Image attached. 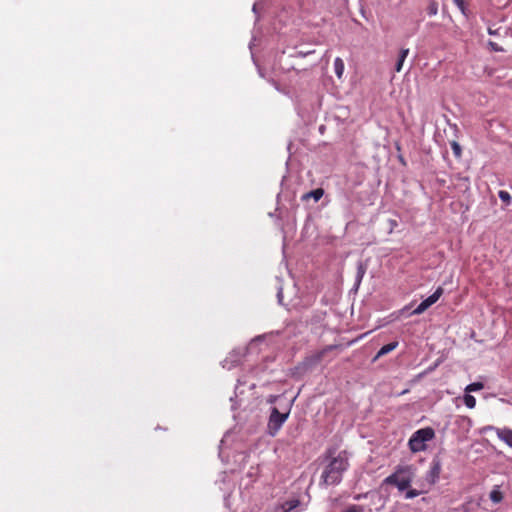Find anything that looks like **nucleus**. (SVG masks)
<instances>
[{
    "label": "nucleus",
    "instance_id": "obj_1",
    "mask_svg": "<svg viewBox=\"0 0 512 512\" xmlns=\"http://www.w3.org/2000/svg\"><path fill=\"white\" fill-rule=\"evenodd\" d=\"M349 465V455L346 451H340L335 454L334 450H327L323 460L320 484L325 486L340 484Z\"/></svg>",
    "mask_w": 512,
    "mask_h": 512
},
{
    "label": "nucleus",
    "instance_id": "obj_2",
    "mask_svg": "<svg viewBox=\"0 0 512 512\" xmlns=\"http://www.w3.org/2000/svg\"><path fill=\"white\" fill-rule=\"evenodd\" d=\"M435 437V431L431 427H426L415 431L409 439L408 445L412 452H421L426 450V443Z\"/></svg>",
    "mask_w": 512,
    "mask_h": 512
},
{
    "label": "nucleus",
    "instance_id": "obj_3",
    "mask_svg": "<svg viewBox=\"0 0 512 512\" xmlns=\"http://www.w3.org/2000/svg\"><path fill=\"white\" fill-rule=\"evenodd\" d=\"M412 482L409 467H398L394 473L385 478L384 483L394 485L399 491H405Z\"/></svg>",
    "mask_w": 512,
    "mask_h": 512
},
{
    "label": "nucleus",
    "instance_id": "obj_4",
    "mask_svg": "<svg viewBox=\"0 0 512 512\" xmlns=\"http://www.w3.org/2000/svg\"><path fill=\"white\" fill-rule=\"evenodd\" d=\"M288 416L289 410L281 413L276 407H273L268 421V433L271 436H275L287 420Z\"/></svg>",
    "mask_w": 512,
    "mask_h": 512
},
{
    "label": "nucleus",
    "instance_id": "obj_5",
    "mask_svg": "<svg viewBox=\"0 0 512 512\" xmlns=\"http://www.w3.org/2000/svg\"><path fill=\"white\" fill-rule=\"evenodd\" d=\"M244 355L243 349H234L232 352L229 353V355L222 361V367L231 370L232 368L236 367L240 361L241 358Z\"/></svg>",
    "mask_w": 512,
    "mask_h": 512
},
{
    "label": "nucleus",
    "instance_id": "obj_6",
    "mask_svg": "<svg viewBox=\"0 0 512 512\" xmlns=\"http://www.w3.org/2000/svg\"><path fill=\"white\" fill-rule=\"evenodd\" d=\"M441 461L439 459H433L431 462L430 470L427 474V481L434 484L438 481L441 473Z\"/></svg>",
    "mask_w": 512,
    "mask_h": 512
},
{
    "label": "nucleus",
    "instance_id": "obj_7",
    "mask_svg": "<svg viewBox=\"0 0 512 512\" xmlns=\"http://www.w3.org/2000/svg\"><path fill=\"white\" fill-rule=\"evenodd\" d=\"M497 436L500 440L505 442L509 447L512 448V430L509 428H497Z\"/></svg>",
    "mask_w": 512,
    "mask_h": 512
},
{
    "label": "nucleus",
    "instance_id": "obj_8",
    "mask_svg": "<svg viewBox=\"0 0 512 512\" xmlns=\"http://www.w3.org/2000/svg\"><path fill=\"white\" fill-rule=\"evenodd\" d=\"M301 506V503L298 499H291L288 501H285L281 508L283 512H299L302 510V508H299Z\"/></svg>",
    "mask_w": 512,
    "mask_h": 512
},
{
    "label": "nucleus",
    "instance_id": "obj_9",
    "mask_svg": "<svg viewBox=\"0 0 512 512\" xmlns=\"http://www.w3.org/2000/svg\"><path fill=\"white\" fill-rule=\"evenodd\" d=\"M489 499L494 504H499V503H501L503 501L504 493L501 491V486H499V485H494L493 486L492 490L489 493Z\"/></svg>",
    "mask_w": 512,
    "mask_h": 512
},
{
    "label": "nucleus",
    "instance_id": "obj_10",
    "mask_svg": "<svg viewBox=\"0 0 512 512\" xmlns=\"http://www.w3.org/2000/svg\"><path fill=\"white\" fill-rule=\"evenodd\" d=\"M366 270H367V265L362 262H358L357 273H356V278H355V288L356 289L360 286L362 279L366 273Z\"/></svg>",
    "mask_w": 512,
    "mask_h": 512
},
{
    "label": "nucleus",
    "instance_id": "obj_11",
    "mask_svg": "<svg viewBox=\"0 0 512 512\" xmlns=\"http://www.w3.org/2000/svg\"><path fill=\"white\" fill-rule=\"evenodd\" d=\"M397 346H398V341H394V342H391V343H388V344L382 346L380 348V350L377 352V354L375 356V360L390 353L391 351L396 349Z\"/></svg>",
    "mask_w": 512,
    "mask_h": 512
},
{
    "label": "nucleus",
    "instance_id": "obj_12",
    "mask_svg": "<svg viewBox=\"0 0 512 512\" xmlns=\"http://www.w3.org/2000/svg\"><path fill=\"white\" fill-rule=\"evenodd\" d=\"M324 195V190L322 188L314 189L308 193H305L302 196V200H308L310 198H313L315 202L319 201Z\"/></svg>",
    "mask_w": 512,
    "mask_h": 512
},
{
    "label": "nucleus",
    "instance_id": "obj_13",
    "mask_svg": "<svg viewBox=\"0 0 512 512\" xmlns=\"http://www.w3.org/2000/svg\"><path fill=\"white\" fill-rule=\"evenodd\" d=\"M334 72L338 78H341L344 73V62L339 57L334 60Z\"/></svg>",
    "mask_w": 512,
    "mask_h": 512
},
{
    "label": "nucleus",
    "instance_id": "obj_14",
    "mask_svg": "<svg viewBox=\"0 0 512 512\" xmlns=\"http://www.w3.org/2000/svg\"><path fill=\"white\" fill-rule=\"evenodd\" d=\"M443 294V289L442 287H438L433 294H431L429 297L426 298L427 302L429 303L430 306H432L433 304H435L439 298L442 296Z\"/></svg>",
    "mask_w": 512,
    "mask_h": 512
},
{
    "label": "nucleus",
    "instance_id": "obj_15",
    "mask_svg": "<svg viewBox=\"0 0 512 512\" xmlns=\"http://www.w3.org/2000/svg\"><path fill=\"white\" fill-rule=\"evenodd\" d=\"M430 307L427 300H423L411 313V315H420Z\"/></svg>",
    "mask_w": 512,
    "mask_h": 512
},
{
    "label": "nucleus",
    "instance_id": "obj_16",
    "mask_svg": "<svg viewBox=\"0 0 512 512\" xmlns=\"http://www.w3.org/2000/svg\"><path fill=\"white\" fill-rule=\"evenodd\" d=\"M342 512H371L370 509H367L365 506L363 505H357V504H353V505H349L346 509H344Z\"/></svg>",
    "mask_w": 512,
    "mask_h": 512
},
{
    "label": "nucleus",
    "instance_id": "obj_17",
    "mask_svg": "<svg viewBox=\"0 0 512 512\" xmlns=\"http://www.w3.org/2000/svg\"><path fill=\"white\" fill-rule=\"evenodd\" d=\"M483 387H484L483 383L473 382V383L469 384L468 386H466L465 392H467V393L476 392V391L483 389Z\"/></svg>",
    "mask_w": 512,
    "mask_h": 512
},
{
    "label": "nucleus",
    "instance_id": "obj_18",
    "mask_svg": "<svg viewBox=\"0 0 512 512\" xmlns=\"http://www.w3.org/2000/svg\"><path fill=\"white\" fill-rule=\"evenodd\" d=\"M464 403L468 408L473 409L476 405V399L474 396L466 392L464 395Z\"/></svg>",
    "mask_w": 512,
    "mask_h": 512
},
{
    "label": "nucleus",
    "instance_id": "obj_19",
    "mask_svg": "<svg viewBox=\"0 0 512 512\" xmlns=\"http://www.w3.org/2000/svg\"><path fill=\"white\" fill-rule=\"evenodd\" d=\"M427 13L429 16H435L438 13V4L436 1H430L427 7Z\"/></svg>",
    "mask_w": 512,
    "mask_h": 512
},
{
    "label": "nucleus",
    "instance_id": "obj_20",
    "mask_svg": "<svg viewBox=\"0 0 512 512\" xmlns=\"http://www.w3.org/2000/svg\"><path fill=\"white\" fill-rule=\"evenodd\" d=\"M451 149L456 157L461 156V146L458 142H456V141L451 142Z\"/></svg>",
    "mask_w": 512,
    "mask_h": 512
},
{
    "label": "nucleus",
    "instance_id": "obj_21",
    "mask_svg": "<svg viewBox=\"0 0 512 512\" xmlns=\"http://www.w3.org/2000/svg\"><path fill=\"white\" fill-rule=\"evenodd\" d=\"M499 198L506 203H509L511 200V196L507 191L500 190L498 193Z\"/></svg>",
    "mask_w": 512,
    "mask_h": 512
},
{
    "label": "nucleus",
    "instance_id": "obj_22",
    "mask_svg": "<svg viewBox=\"0 0 512 512\" xmlns=\"http://www.w3.org/2000/svg\"><path fill=\"white\" fill-rule=\"evenodd\" d=\"M466 0H453L454 4L459 8V10L465 14L466 12V6H465Z\"/></svg>",
    "mask_w": 512,
    "mask_h": 512
},
{
    "label": "nucleus",
    "instance_id": "obj_23",
    "mask_svg": "<svg viewBox=\"0 0 512 512\" xmlns=\"http://www.w3.org/2000/svg\"><path fill=\"white\" fill-rule=\"evenodd\" d=\"M419 494H420L419 491H417L415 489H411V490L406 492L405 498L406 499H413V498L417 497Z\"/></svg>",
    "mask_w": 512,
    "mask_h": 512
},
{
    "label": "nucleus",
    "instance_id": "obj_24",
    "mask_svg": "<svg viewBox=\"0 0 512 512\" xmlns=\"http://www.w3.org/2000/svg\"><path fill=\"white\" fill-rule=\"evenodd\" d=\"M488 46L491 48L492 51H495V52H502L503 51V48L500 47L497 43L495 42H492V41H489L488 42Z\"/></svg>",
    "mask_w": 512,
    "mask_h": 512
},
{
    "label": "nucleus",
    "instance_id": "obj_25",
    "mask_svg": "<svg viewBox=\"0 0 512 512\" xmlns=\"http://www.w3.org/2000/svg\"><path fill=\"white\" fill-rule=\"evenodd\" d=\"M404 61L405 60H402V58L398 57V60H397L396 65H395V70L397 72H400L402 70Z\"/></svg>",
    "mask_w": 512,
    "mask_h": 512
},
{
    "label": "nucleus",
    "instance_id": "obj_26",
    "mask_svg": "<svg viewBox=\"0 0 512 512\" xmlns=\"http://www.w3.org/2000/svg\"><path fill=\"white\" fill-rule=\"evenodd\" d=\"M408 54H409V49L408 48H402L400 50L399 57L402 58V60H405L407 58Z\"/></svg>",
    "mask_w": 512,
    "mask_h": 512
},
{
    "label": "nucleus",
    "instance_id": "obj_27",
    "mask_svg": "<svg viewBox=\"0 0 512 512\" xmlns=\"http://www.w3.org/2000/svg\"><path fill=\"white\" fill-rule=\"evenodd\" d=\"M277 299H278V302L281 304L282 303V299H283V291H282L281 287L278 288Z\"/></svg>",
    "mask_w": 512,
    "mask_h": 512
},
{
    "label": "nucleus",
    "instance_id": "obj_28",
    "mask_svg": "<svg viewBox=\"0 0 512 512\" xmlns=\"http://www.w3.org/2000/svg\"><path fill=\"white\" fill-rule=\"evenodd\" d=\"M488 33H489L490 35H496V34L498 33V31H497V30H493L492 28H489V29H488Z\"/></svg>",
    "mask_w": 512,
    "mask_h": 512
},
{
    "label": "nucleus",
    "instance_id": "obj_29",
    "mask_svg": "<svg viewBox=\"0 0 512 512\" xmlns=\"http://www.w3.org/2000/svg\"><path fill=\"white\" fill-rule=\"evenodd\" d=\"M323 354H324V351L320 352V353L317 355V360H321V358L323 357Z\"/></svg>",
    "mask_w": 512,
    "mask_h": 512
},
{
    "label": "nucleus",
    "instance_id": "obj_30",
    "mask_svg": "<svg viewBox=\"0 0 512 512\" xmlns=\"http://www.w3.org/2000/svg\"><path fill=\"white\" fill-rule=\"evenodd\" d=\"M253 11H257L256 4L253 5Z\"/></svg>",
    "mask_w": 512,
    "mask_h": 512
}]
</instances>
